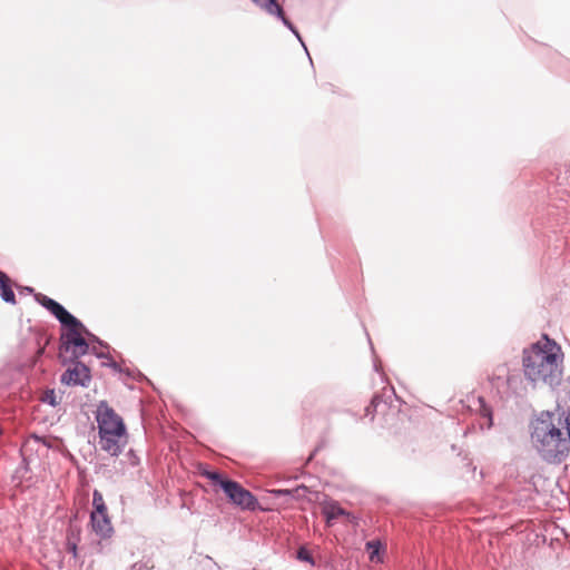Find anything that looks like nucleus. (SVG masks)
Segmentation results:
<instances>
[{
  "instance_id": "6",
  "label": "nucleus",
  "mask_w": 570,
  "mask_h": 570,
  "mask_svg": "<svg viewBox=\"0 0 570 570\" xmlns=\"http://www.w3.org/2000/svg\"><path fill=\"white\" fill-rule=\"evenodd\" d=\"M38 303H40L52 315H55L61 324L62 323L77 324V318L75 316H72L69 312H67L62 305H60L58 302L53 301L52 298H49V297L38 293Z\"/></svg>"
},
{
  "instance_id": "10",
  "label": "nucleus",
  "mask_w": 570,
  "mask_h": 570,
  "mask_svg": "<svg viewBox=\"0 0 570 570\" xmlns=\"http://www.w3.org/2000/svg\"><path fill=\"white\" fill-rule=\"evenodd\" d=\"M62 325L67 326V331L61 334L60 341L61 345L71 342L72 340H78L83 337V334H88L87 328L83 324L77 320V324L73 323H62Z\"/></svg>"
},
{
  "instance_id": "2",
  "label": "nucleus",
  "mask_w": 570,
  "mask_h": 570,
  "mask_svg": "<svg viewBox=\"0 0 570 570\" xmlns=\"http://www.w3.org/2000/svg\"><path fill=\"white\" fill-rule=\"evenodd\" d=\"M100 448L112 456L119 455L127 443L125 423L112 407L101 402L97 407Z\"/></svg>"
},
{
  "instance_id": "16",
  "label": "nucleus",
  "mask_w": 570,
  "mask_h": 570,
  "mask_svg": "<svg viewBox=\"0 0 570 570\" xmlns=\"http://www.w3.org/2000/svg\"><path fill=\"white\" fill-rule=\"evenodd\" d=\"M204 475L212 481L215 487H219L223 490L224 482H230L232 480L224 478L220 473L216 471H207Z\"/></svg>"
},
{
  "instance_id": "1",
  "label": "nucleus",
  "mask_w": 570,
  "mask_h": 570,
  "mask_svg": "<svg viewBox=\"0 0 570 570\" xmlns=\"http://www.w3.org/2000/svg\"><path fill=\"white\" fill-rule=\"evenodd\" d=\"M563 353L561 347L547 335L523 351V372L533 383L550 386L560 382L562 376Z\"/></svg>"
},
{
  "instance_id": "15",
  "label": "nucleus",
  "mask_w": 570,
  "mask_h": 570,
  "mask_svg": "<svg viewBox=\"0 0 570 570\" xmlns=\"http://www.w3.org/2000/svg\"><path fill=\"white\" fill-rule=\"evenodd\" d=\"M92 504L95 509L91 513H107V507L105 504L104 497L97 490H95L92 494Z\"/></svg>"
},
{
  "instance_id": "12",
  "label": "nucleus",
  "mask_w": 570,
  "mask_h": 570,
  "mask_svg": "<svg viewBox=\"0 0 570 570\" xmlns=\"http://www.w3.org/2000/svg\"><path fill=\"white\" fill-rule=\"evenodd\" d=\"M365 549L368 553V559L371 562L379 563L382 562V543L380 540H372L366 542Z\"/></svg>"
},
{
  "instance_id": "8",
  "label": "nucleus",
  "mask_w": 570,
  "mask_h": 570,
  "mask_svg": "<svg viewBox=\"0 0 570 570\" xmlns=\"http://www.w3.org/2000/svg\"><path fill=\"white\" fill-rule=\"evenodd\" d=\"M89 345L85 337L72 340L60 346L61 355H69L70 360H77L87 354Z\"/></svg>"
},
{
  "instance_id": "20",
  "label": "nucleus",
  "mask_w": 570,
  "mask_h": 570,
  "mask_svg": "<svg viewBox=\"0 0 570 570\" xmlns=\"http://www.w3.org/2000/svg\"><path fill=\"white\" fill-rule=\"evenodd\" d=\"M297 558L302 561H306V562H311L313 563V558L309 553L308 550H306L305 548H301L298 551H297Z\"/></svg>"
},
{
  "instance_id": "14",
  "label": "nucleus",
  "mask_w": 570,
  "mask_h": 570,
  "mask_svg": "<svg viewBox=\"0 0 570 570\" xmlns=\"http://www.w3.org/2000/svg\"><path fill=\"white\" fill-rule=\"evenodd\" d=\"M479 412L481 415V419L484 420V422L480 423L481 429H491L493 425V419H492V410L489 405L485 404L484 400L482 397H479Z\"/></svg>"
},
{
  "instance_id": "4",
  "label": "nucleus",
  "mask_w": 570,
  "mask_h": 570,
  "mask_svg": "<svg viewBox=\"0 0 570 570\" xmlns=\"http://www.w3.org/2000/svg\"><path fill=\"white\" fill-rule=\"evenodd\" d=\"M365 415L373 421L376 415H381V425L393 426L395 419L399 416V410L384 401L381 396L375 395L370 405L365 409Z\"/></svg>"
},
{
  "instance_id": "21",
  "label": "nucleus",
  "mask_w": 570,
  "mask_h": 570,
  "mask_svg": "<svg viewBox=\"0 0 570 570\" xmlns=\"http://www.w3.org/2000/svg\"><path fill=\"white\" fill-rule=\"evenodd\" d=\"M67 546H68V550H69L70 552H72V553H73V556L76 557V556H77V543H76V541H73V540H71V539L69 538V539H68V543H67Z\"/></svg>"
},
{
  "instance_id": "13",
  "label": "nucleus",
  "mask_w": 570,
  "mask_h": 570,
  "mask_svg": "<svg viewBox=\"0 0 570 570\" xmlns=\"http://www.w3.org/2000/svg\"><path fill=\"white\" fill-rule=\"evenodd\" d=\"M261 8L266 10L269 14H276L277 17H279L282 19V21L286 26L292 27L291 22L287 20V18L284 14L283 8L276 2V0H267L266 2H264L262 4Z\"/></svg>"
},
{
  "instance_id": "17",
  "label": "nucleus",
  "mask_w": 570,
  "mask_h": 570,
  "mask_svg": "<svg viewBox=\"0 0 570 570\" xmlns=\"http://www.w3.org/2000/svg\"><path fill=\"white\" fill-rule=\"evenodd\" d=\"M43 403H48L52 406H56L61 401V395H58L55 390H47L43 392L40 399Z\"/></svg>"
},
{
  "instance_id": "19",
  "label": "nucleus",
  "mask_w": 570,
  "mask_h": 570,
  "mask_svg": "<svg viewBox=\"0 0 570 570\" xmlns=\"http://www.w3.org/2000/svg\"><path fill=\"white\" fill-rule=\"evenodd\" d=\"M507 374H508L507 365L501 364L495 367L493 374L490 376V380L492 381V383H494L495 381H499V380L503 379L504 376H507Z\"/></svg>"
},
{
  "instance_id": "7",
  "label": "nucleus",
  "mask_w": 570,
  "mask_h": 570,
  "mask_svg": "<svg viewBox=\"0 0 570 570\" xmlns=\"http://www.w3.org/2000/svg\"><path fill=\"white\" fill-rule=\"evenodd\" d=\"M322 512L328 525H332L335 520L343 517L346 522L356 524V518L350 512L345 511L336 502H328L323 505Z\"/></svg>"
},
{
  "instance_id": "18",
  "label": "nucleus",
  "mask_w": 570,
  "mask_h": 570,
  "mask_svg": "<svg viewBox=\"0 0 570 570\" xmlns=\"http://www.w3.org/2000/svg\"><path fill=\"white\" fill-rule=\"evenodd\" d=\"M275 494L277 495H293V497H301L303 495L305 492H306V488L305 487H298L294 490H288V489H285V490H274L273 491Z\"/></svg>"
},
{
  "instance_id": "11",
  "label": "nucleus",
  "mask_w": 570,
  "mask_h": 570,
  "mask_svg": "<svg viewBox=\"0 0 570 570\" xmlns=\"http://www.w3.org/2000/svg\"><path fill=\"white\" fill-rule=\"evenodd\" d=\"M0 295L6 302L16 303L14 293L10 286V279L3 272H0Z\"/></svg>"
},
{
  "instance_id": "3",
  "label": "nucleus",
  "mask_w": 570,
  "mask_h": 570,
  "mask_svg": "<svg viewBox=\"0 0 570 570\" xmlns=\"http://www.w3.org/2000/svg\"><path fill=\"white\" fill-rule=\"evenodd\" d=\"M223 491L229 501L242 510H255L258 505L257 499L236 481L224 482Z\"/></svg>"
},
{
  "instance_id": "9",
  "label": "nucleus",
  "mask_w": 570,
  "mask_h": 570,
  "mask_svg": "<svg viewBox=\"0 0 570 570\" xmlns=\"http://www.w3.org/2000/svg\"><path fill=\"white\" fill-rule=\"evenodd\" d=\"M91 524L94 531L102 538L110 537L112 525L107 513H91Z\"/></svg>"
},
{
  "instance_id": "23",
  "label": "nucleus",
  "mask_w": 570,
  "mask_h": 570,
  "mask_svg": "<svg viewBox=\"0 0 570 570\" xmlns=\"http://www.w3.org/2000/svg\"><path fill=\"white\" fill-rule=\"evenodd\" d=\"M255 3H257L259 7H262V4L264 2H266L267 0H253Z\"/></svg>"
},
{
  "instance_id": "22",
  "label": "nucleus",
  "mask_w": 570,
  "mask_h": 570,
  "mask_svg": "<svg viewBox=\"0 0 570 570\" xmlns=\"http://www.w3.org/2000/svg\"><path fill=\"white\" fill-rule=\"evenodd\" d=\"M26 472H28L27 468H20L17 470V473L19 474L20 478H23Z\"/></svg>"
},
{
  "instance_id": "5",
  "label": "nucleus",
  "mask_w": 570,
  "mask_h": 570,
  "mask_svg": "<svg viewBox=\"0 0 570 570\" xmlns=\"http://www.w3.org/2000/svg\"><path fill=\"white\" fill-rule=\"evenodd\" d=\"M90 381L91 374L89 367L86 364L75 360H71V364L61 375V382L67 385L88 386Z\"/></svg>"
}]
</instances>
